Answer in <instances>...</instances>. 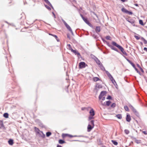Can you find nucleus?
<instances>
[{
    "mask_svg": "<svg viewBox=\"0 0 147 147\" xmlns=\"http://www.w3.org/2000/svg\"><path fill=\"white\" fill-rule=\"evenodd\" d=\"M58 143L60 144H63L66 143L65 140L63 139H60L58 140Z\"/></svg>",
    "mask_w": 147,
    "mask_h": 147,
    "instance_id": "nucleus-21",
    "label": "nucleus"
},
{
    "mask_svg": "<svg viewBox=\"0 0 147 147\" xmlns=\"http://www.w3.org/2000/svg\"><path fill=\"white\" fill-rule=\"evenodd\" d=\"M102 88V86L101 84H99L98 83H96V85L95 86V88H96L97 89H99L100 88Z\"/></svg>",
    "mask_w": 147,
    "mask_h": 147,
    "instance_id": "nucleus-13",
    "label": "nucleus"
},
{
    "mask_svg": "<svg viewBox=\"0 0 147 147\" xmlns=\"http://www.w3.org/2000/svg\"><path fill=\"white\" fill-rule=\"evenodd\" d=\"M134 113V114L136 115V116L138 117L140 119V116L139 115V114L138 111H137L136 109H135V110H134V111H133Z\"/></svg>",
    "mask_w": 147,
    "mask_h": 147,
    "instance_id": "nucleus-18",
    "label": "nucleus"
},
{
    "mask_svg": "<svg viewBox=\"0 0 147 147\" xmlns=\"http://www.w3.org/2000/svg\"><path fill=\"white\" fill-rule=\"evenodd\" d=\"M82 19L86 24L89 21L88 18L86 17H84Z\"/></svg>",
    "mask_w": 147,
    "mask_h": 147,
    "instance_id": "nucleus-38",
    "label": "nucleus"
},
{
    "mask_svg": "<svg viewBox=\"0 0 147 147\" xmlns=\"http://www.w3.org/2000/svg\"><path fill=\"white\" fill-rule=\"evenodd\" d=\"M68 136V134L63 133L62 134V136L63 138H65L67 137Z\"/></svg>",
    "mask_w": 147,
    "mask_h": 147,
    "instance_id": "nucleus-45",
    "label": "nucleus"
},
{
    "mask_svg": "<svg viewBox=\"0 0 147 147\" xmlns=\"http://www.w3.org/2000/svg\"><path fill=\"white\" fill-rule=\"evenodd\" d=\"M88 65L84 62L82 61L79 63V68L82 69L88 66Z\"/></svg>",
    "mask_w": 147,
    "mask_h": 147,
    "instance_id": "nucleus-4",
    "label": "nucleus"
},
{
    "mask_svg": "<svg viewBox=\"0 0 147 147\" xmlns=\"http://www.w3.org/2000/svg\"><path fill=\"white\" fill-rule=\"evenodd\" d=\"M52 13L53 14V16L54 17V18H56V16H55V13H54L53 11H52Z\"/></svg>",
    "mask_w": 147,
    "mask_h": 147,
    "instance_id": "nucleus-59",
    "label": "nucleus"
},
{
    "mask_svg": "<svg viewBox=\"0 0 147 147\" xmlns=\"http://www.w3.org/2000/svg\"><path fill=\"white\" fill-rule=\"evenodd\" d=\"M106 99L110 100H112L113 99V97L110 95H108L106 97Z\"/></svg>",
    "mask_w": 147,
    "mask_h": 147,
    "instance_id": "nucleus-37",
    "label": "nucleus"
},
{
    "mask_svg": "<svg viewBox=\"0 0 147 147\" xmlns=\"http://www.w3.org/2000/svg\"><path fill=\"white\" fill-rule=\"evenodd\" d=\"M139 24L142 26H144L145 24L144 23L143 20L140 19L139 20Z\"/></svg>",
    "mask_w": 147,
    "mask_h": 147,
    "instance_id": "nucleus-32",
    "label": "nucleus"
},
{
    "mask_svg": "<svg viewBox=\"0 0 147 147\" xmlns=\"http://www.w3.org/2000/svg\"><path fill=\"white\" fill-rule=\"evenodd\" d=\"M9 114L7 113H5L3 114V116L5 118H7L9 117Z\"/></svg>",
    "mask_w": 147,
    "mask_h": 147,
    "instance_id": "nucleus-27",
    "label": "nucleus"
},
{
    "mask_svg": "<svg viewBox=\"0 0 147 147\" xmlns=\"http://www.w3.org/2000/svg\"><path fill=\"white\" fill-rule=\"evenodd\" d=\"M121 11L123 13L127 14L128 10L123 7L121 9Z\"/></svg>",
    "mask_w": 147,
    "mask_h": 147,
    "instance_id": "nucleus-22",
    "label": "nucleus"
},
{
    "mask_svg": "<svg viewBox=\"0 0 147 147\" xmlns=\"http://www.w3.org/2000/svg\"><path fill=\"white\" fill-rule=\"evenodd\" d=\"M90 56L91 58L94 60L96 57L95 55H94L92 54H91L90 55Z\"/></svg>",
    "mask_w": 147,
    "mask_h": 147,
    "instance_id": "nucleus-48",
    "label": "nucleus"
},
{
    "mask_svg": "<svg viewBox=\"0 0 147 147\" xmlns=\"http://www.w3.org/2000/svg\"><path fill=\"white\" fill-rule=\"evenodd\" d=\"M94 118V116H92V115H90L88 117V121H90L92 119Z\"/></svg>",
    "mask_w": 147,
    "mask_h": 147,
    "instance_id": "nucleus-49",
    "label": "nucleus"
},
{
    "mask_svg": "<svg viewBox=\"0 0 147 147\" xmlns=\"http://www.w3.org/2000/svg\"><path fill=\"white\" fill-rule=\"evenodd\" d=\"M34 129L36 133V134H38L39 132H40L41 131H40V130L36 127H34Z\"/></svg>",
    "mask_w": 147,
    "mask_h": 147,
    "instance_id": "nucleus-25",
    "label": "nucleus"
},
{
    "mask_svg": "<svg viewBox=\"0 0 147 147\" xmlns=\"http://www.w3.org/2000/svg\"><path fill=\"white\" fill-rule=\"evenodd\" d=\"M111 44L112 45L115 46L120 50L121 51L124 55L126 56H127L128 55L124 51V49L122 46L118 44L114 41H112V42Z\"/></svg>",
    "mask_w": 147,
    "mask_h": 147,
    "instance_id": "nucleus-1",
    "label": "nucleus"
},
{
    "mask_svg": "<svg viewBox=\"0 0 147 147\" xmlns=\"http://www.w3.org/2000/svg\"><path fill=\"white\" fill-rule=\"evenodd\" d=\"M98 66L103 71H105L106 72V70H105V67L103 66L102 63L101 65H99Z\"/></svg>",
    "mask_w": 147,
    "mask_h": 147,
    "instance_id": "nucleus-23",
    "label": "nucleus"
},
{
    "mask_svg": "<svg viewBox=\"0 0 147 147\" xmlns=\"http://www.w3.org/2000/svg\"><path fill=\"white\" fill-rule=\"evenodd\" d=\"M93 80L94 82H96L98 81H100L102 82V80L100 79L98 77H93Z\"/></svg>",
    "mask_w": 147,
    "mask_h": 147,
    "instance_id": "nucleus-17",
    "label": "nucleus"
},
{
    "mask_svg": "<svg viewBox=\"0 0 147 147\" xmlns=\"http://www.w3.org/2000/svg\"><path fill=\"white\" fill-rule=\"evenodd\" d=\"M67 37L69 39V40L70 39V36L69 34L68 33L67 34Z\"/></svg>",
    "mask_w": 147,
    "mask_h": 147,
    "instance_id": "nucleus-63",
    "label": "nucleus"
},
{
    "mask_svg": "<svg viewBox=\"0 0 147 147\" xmlns=\"http://www.w3.org/2000/svg\"><path fill=\"white\" fill-rule=\"evenodd\" d=\"M111 82L113 84V85L115 86L116 88L118 89V86L115 80L114 79Z\"/></svg>",
    "mask_w": 147,
    "mask_h": 147,
    "instance_id": "nucleus-19",
    "label": "nucleus"
},
{
    "mask_svg": "<svg viewBox=\"0 0 147 147\" xmlns=\"http://www.w3.org/2000/svg\"><path fill=\"white\" fill-rule=\"evenodd\" d=\"M106 39L107 40H111V37L109 36H107L105 37Z\"/></svg>",
    "mask_w": 147,
    "mask_h": 147,
    "instance_id": "nucleus-54",
    "label": "nucleus"
},
{
    "mask_svg": "<svg viewBox=\"0 0 147 147\" xmlns=\"http://www.w3.org/2000/svg\"><path fill=\"white\" fill-rule=\"evenodd\" d=\"M67 45L69 49L71 51L73 49L71 47V45L70 44H68Z\"/></svg>",
    "mask_w": 147,
    "mask_h": 147,
    "instance_id": "nucleus-46",
    "label": "nucleus"
},
{
    "mask_svg": "<svg viewBox=\"0 0 147 147\" xmlns=\"http://www.w3.org/2000/svg\"><path fill=\"white\" fill-rule=\"evenodd\" d=\"M124 132L127 135L129 134V131L127 129H125L124 130Z\"/></svg>",
    "mask_w": 147,
    "mask_h": 147,
    "instance_id": "nucleus-47",
    "label": "nucleus"
},
{
    "mask_svg": "<svg viewBox=\"0 0 147 147\" xmlns=\"http://www.w3.org/2000/svg\"><path fill=\"white\" fill-rule=\"evenodd\" d=\"M67 137H68L70 138H71L73 137V136L71 135L68 134Z\"/></svg>",
    "mask_w": 147,
    "mask_h": 147,
    "instance_id": "nucleus-61",
    "label": "nucleus"
},
{
    "mask_svg": "<svg viewBox=\"0 0 147 147\" xmlns=\"http://www.w3.org/2000/svg\"><path fill=\"white\" fill-rule=\"evenodd\" d=\"M134 69L141 76L142 74L140 71L138 70V69L136 67L134 68Z\"/></svg>",
    "mask_w": 147,
    "mask_h": 147,
    "instance_id": "nucleus-40",
    "label": "nucleus"
},
{
    "mask_svg": "<svg viewBox=\"0 0 147 147\" xmlns=\"http://www.w3.org/2000/svg\"><path fill=\"white\" fill-rule=\"evenodd\" d=\"M8 142L9 145L12 146L14 144V140L13 139L10 138L8 140Z\"/></svg>",
    "mask_w": 147,
    "mask_h": 147,
    "instance_id": "nucleus-14",
    "label": "nucleus"
},
{
    "mask_svg": "<svg viewBox=\"0 0 147 147\" xmlns=\"http://www.w3.org/2000/svg\"><path fill=\"white\" fill-rule=\"evenodd\" d=\"M96 32L98 34V33L100 31V26H96L95 28Z\"/></svg>",
    "mask_w": 147,
    "mask_h": 147,
    "instance_id": "nucleus-12",
    "label": "nucleus"
},
{
    "mask_svg": "<svg viewBox=\"0 0 147 147\" xmlns=\"http://www.w3.org/2000/svg\"><path fill=\"white\" fill-rule=\"evenodd\" d=\"M99 89H97L96 88H94V91H95V92H96V94H97L98 92V91L99 90Z\"/></svg>",
    "mask_w": 147,
    "mask_h": 147,
    "instance_id": "nucleus-57",
    "label": "nucleus"
},
{
    "mask_svg": "<svg viewBox=\"0 0 147 147\" xmlns=\"http://www.w3.org/2000/svg\"><path fill=\"white\" fill-rule=\"evenodd\" d=\"M111 141L112 143L115 145H117L118 144V142L115 140H112Z\"/></svg>",
    "mask_w": 147,
    "mask_h": 147,
    "instance_id": "nucleus-36",
    "label": "nucleus"
},
{
    "mask_svg": "<svg viewBox=\"0 0 147 147\" xmlns=\"http://www.w3.org/2000/svg\"><path fill=\"white\" fill-rule=\"evenodd\" d=\"M65 27L66 28H67V29L69 31H71L72 30L71 28V27L70 26L67 24L66 26H65Z\"/></svg>",
    "mask_w": 147,
    "mask_h": 147,
    "instance_id": "nucleus-29",
    "label": "nucleus"
},
{
    "mask_svg": "<svg viewBox=\"0 0 147 147\" xmlns=\"http://www.w3.org/2000/svg\"><path fill=\"white\" fill-rule=\"evenodd\" d=\"M40 133L42 134V135L40 136V137H42L43 138H45V135L44 134L43 132L42 131H40Z\"/></svg>",
    "mask_w": 147,
    "mask_h": 147,
    "instance_id": "nucleus-50",
    "label": "nucleus"
},
{
    "mask_svg": "<svg viewBox=\"0 0 147 147\" xmlns=\"http://www.w3.org/2000/svg\"><path fill=\"white\" fill-rule=\"evenodd\" d=\"M115 117L119 119H121L122 118V115L120 114H119L116 115Z\"/></svg>",
    "mask_w": 147,
    "mask_h": 147,
    "instance_id": "nucleus-26",
    "label": "nucleus"
},
{
    "mask_svg": "<svg viewBox=\"0 0 147 147\" xmlns=\"http://www.w3.org/2000/svg\"><path fill=\"white\" fill-rule=\"evenodd\" d=\"M106 73L107 74L108 76L109 77L111 81H112L113 80H114L113 76L111 75V74L109 73V72L108 71H106Z\"/></svg>",
    "mask_w": 147,
    "mask_h": 147,
    "instance_id": "nucleus-9",
    "label": "nucleus"
},
{
    "mask_svg": "<svg viewBox=\"0 0 147 147\" xmlns=\"http://www.w3.org/2000/svg\"><path fill=\"white\" fill-rule=\"evenodd\" d=\"M116 105L115 103L113 102L110 105V107L112 108H114L116 107Z\"/></svg>",
    "mask_w": 147,
    "mask_h": 147,
    "instance_id": "nucleus-41",
    "label": "nucleus"
},
{
    "mask_svg": "<svg viewBox=\"0 0 147 147\" xmlns=\"http://www.w3.org/2000/svg\"><path fill=\"white\" fill-rule=\"evenodd\" d=\"M141 39L143 41L144 44H147V41L144 38L141 37Z\"/></svg>",
    "mask_w": 147,
    "mask_h": 147,
    "instance_id": "nucleus-28",
    "label": "nucleus"
},
{
    "mask_svg": "<svg viewBox=\"0 0 147 147\" xmlns=\"http://www.w3.org/2000/svg\"><path fill=\"white\" fill-rule=\"evenodd\" d=\"M135 142L137 144H140L141 143V140H138L136 139L135 140Z\"/></svg>",
    "mask_w": 147,
    "mask_h": 147,
    "instance_id": "nucleus-43",
    "label": "nucleus"
},
{
    "mask_svg": "<svg viewBox=\"0 0 147 147\" xmlns=\"http://www.w3.org/2000/svg\"><path fill=\"white\" fill-rule=\"evenodd\" d=\"M122 55L126 59V60L132 65L133 67L134 68L136 67L135 64L132 62L131 60L128 59L127 57L122 54Z\"/></svg>",
    "mask_w": 147,
    "mask_h": 147,
    "instance_id": "nucleus-7",
    "label": "nucleus"
},
{
    "mask_svg": "<svg viewBox=\"0 0 147 147\" xmlns=\"http://www.w3.org/2000/svg\"><path fill=\"white\" fill-rule=\"evenodd\" d=\"M72 141H78L80 142H84V141H80L78 140H74Z\"/></svg>",
    "mask_w": 147,
    "mask_h": 147,
    "instance_id": "nucleus-58",
    "label": "nucleus"
},
{
    "mask_svg": "<svg viewBox=\"0 0 147 147\" xmlns=\"http://www.w3.org/2000/svg\"><path fill=\"white\" fill-rule=\"evenodd\" d=\"M90 27L93 29H94V27L92 24L89 21L86 23Z\"/></svg>",
    "mask_w": 147,
    "mask_h": 147,
    "instance_id": "nucleus-34",
    "label": "nucleus"
},
{
    "mask_svg": "<svg viewBox=\"0 0 147 147\" xmlns=\"http://www.w3.org/2000/svg\"><path fill=\"white\" fill-rule=\"evenodd\" d=\"M100 36L101 37V39L104 43H105L106 42H107V41L105 40L104 38H102L101 35H100Z\"/></svg>",
    "mask_w": 147,
    "mask_h": 147,
    "instance_id": "nucleus-53",
    "label": "nucleus"
},
{
    "mask_svg": "<svg viewBox=\"0 0 147 147\" xmlns=\"http://www.w3.org/2000/svg\"><path fill=\"white\" fill-rule=\"evenodd\" d=\"M89 113L90 115L94 116L95 115V111L93 108H91L89 111Z\"/></svg>",
    "mask_w": 147,
    "mask_h": 147,
    "instance_id": "nucleus-15",
    "label": "nucleus"
},
{
    "mask_svg": "<svg viewBox=\"0 0 147 147\" xmlns=\"http://www.w3.org/2000/svg\"><path fill=\"white\" fill-rule=\"evenodd\" d=\"M143 133L145 135H147V131H142Z\"/></svg>",
    "mask_w": 147,
    "mask_h": 147,
    "instance_id": "nucleus-62",
    "label": "nucleus"
},
{
    "mask_svg": "<svg viewBox=\"0 0 147 147\" xmlns=\"http://www.w3.org/2000/svg\"><path fill=\"white\" fill-rule=\"evenodd\" d=\"M129 107L131 109L132 111H134V110H135V109H136L134 108V107L132 106V105L131 104H130L129 105Z\"/></svg>",
    "mask_w": 147,
    "mask_h": 147,
    "instance_id": "nucleus-42",
    "label": "nucleus"
},
{
    "mask_svg": "<svg viewBox=\"0 0 147 147\" xmlns=\"http://www.w3.org/2000/svg\"><path fill=\"white\" fill-rule=\"evenodd\" d=\"M107 94V92L106 91H101L98 96L99 100H101L102 98V97L106 95Z\"/></svg>",
    "mask_w": 147,
    "mask_h": 147,
    "instance_id": "nucleus-8",
    "label": "nucleus"
},
{
    "mask_svg": "<svg viewBox=\"0 0 147 147\" xmlns=\"http://www.w3.org/2000/svg\"><path fill=\"white\" fill-rule=\"evenodd\" d=\"M127 14L129 15H132L133 14V13L131 11H129L128 10Z\"/></svg>",
    "mask_w": 147,
    "mask_h": 147,
    "instance_id": "nucleus-55",
    "label": "nucleus"
},
{
    "mask_svg": "<svg viewBox=\"0 0 147 147\" xmlns=\"http://www.w3.org/2000/svg\"><path fill=\"white\" fill-rule=\"evenodd\" d=\"M105 43H106L107 45L111 49L115 51H116L119 53L121 55H122V53L120 52L115 47H114V46H113V45L112 46L110 45L108 41H107Z\"/></svg>",
    "mask_w": 147,
    "mask_h": 147,
    "instance_id": "nucleus-3",
    "label": "nucleus"
},
{
    "mask_svg": "<svg viewBox=\"0 0 147 147\" xmlns=\"http://www.w3.org/2000/svg\"><path fill=\"white\" fill-rule=\"evenodd\" d=\"M96 62L98 65V66L102 64L100 62V61L99 59L97 60V61Z\"/></svg>",
    "mask_w": 147,
    "mask_h": 147,
    "instance_id": "nucleus-52",
    "label": "nucleus"
},
{
    "mask_svg": "<svg viewBox=\"0 0 147 147\" xmlns=\"http://www.w3.org/2000/svg\"><path fill=\"white\" fill-rule=\"evenodd\" d=\"M44 5L45 6V7L47 9L49 10L50 11L51 10V8L50 7H49V6L46 5L45 4H44Z\"/></svg>",
    "mask_w": 147,
    "mask_h": 147,
    "instance_id": "nucleus-39",
    "label": "nucleus"
},
{
    "mask_svg": "<svg viewBox=\"0 0 147 147\" xmlns=\"http://www.w3.org/2000/svg\"><path fill=\"white\" fill-rule=\"evenodd\" d=\"M124 109L126 111H129V108L127 105H125L124 106Z\"/></svg>",
    "mask_w": 147,
    "mask_h": 147,
    "instance_id": "nucleus-44",
    "label": "nucleus"
},
{
    "mask_svg": "<svg viewBox=\"0 0 147 147\" xmlns=\"http://www.w3.org/2000/svg\"><path fill=\"white\" fill-rule=\"evenodd\" d=\"M52 134V133L51 131H48L46 133V136L47 137H49Z\"/></svg>",
    "mask_w": 147,
    "mask_h": 147,
    "instance_id": "nucleus-31",
    "label": "nucleus"
},
{
    "mask_svg": "<svg viewBox=\"0 0 147 147\" xmlns=\"http://www.w3.org/2000/svg\"><path fill=\"white\" fill-rule=\"evenodd\" d=\"M92 37L96 39H97V40H99V39H98V37L97 35H95V34H93L92 36Z\"/></svg>",
    "mask_w": 147,
    "mask_h": 147,
    "instance_id": "nucleus-30",
    "label": "nucleus"
},
{
    "mask_svg": "<svg viewBox=\"0 0 147 147\" xmlns=\"http://www.w3.org/2000/svg\"><path fill=\"white\" fill-rule=\"evenodd\" d=\"M138 36L135 35L134 37L136 38L137 40H139L140 39H141V36L138 34H137Z\"/></svg>",
    "mask_w": 147,
    "mask_h": 147,
    "instance_id": "nucleus-33",
    "label": "nucleus"
},
{
    "mask_svg": "<svg viewBox=\"0 0 147 147\" xmlns=\"http://www.w3.org/2000/svg\"><path fill=\"white\" fill-rule=\"evenodd\" d=\"M125 20L127 21L130 23L133 26H136V27H138L137 25H136L134 24L135 21L133 19H130L128 18H126Z\"/></svg>",
    "mask_w": 147,
    "mask_h": 147,
    "instance_id": "nucleus-5",
    "label": "nucleus"
},
{
    "mask_svg": "<svg viewBox=\"0 0 147 147\" xmlns=\"http://www.w3.org/2000/svg\"><path fill=\"white\" fill-rule=\"evenodd\" d=\"M121 1L123 3H124L126 2H127L128 1V0H119Z\"/></svg>",
    "mask_w": 147,
    "mask_h": 147,
    "instance_id": "nucleus-60",
    "label": "nucleus"
},
{
    "mask_svg": "<svg viewBox=\"0 0 147 147\" xmlns=\"http://www.w3.org/2000/svg\"><path fill=\"white\" fill-rule=\"evenodd\" d=\"M144 50L147 52V48L145 47L144 48Z\"/></svg>",
    "mask_w": 147,
    "mask_h": 147,
    "instance_id": "nucleus-64",
    "label": "nucleus"
},
{
    "mask_svg": "<svg viewBox=\"0 0 147 147\" xmlns=\"http://www.w3.org/2000/svg\"><path fill=\"white\" fill-rule=\"evenodd\" d=\"M61 20L62 21V22H63L64 25H65V26H66L68 24L65 22V21L63 19H61Z\"/></svg>",
    "mask_w": 147,
    "mask_h": 147,
    "instance_id": "nucleus-56",
    "label": "nucleus"
},
{
    "mask_svg": "<svg viewBox=\"0 0 147 147\" xmlns=\"http://www.w3.org/2000/svg\"><path fill=\"white\" fill-rule=\"evenodd\" d=\"M71 52L74 53L76 55L78 58L80 57L82 58L80 53L78 52V51L76 50H74L73 49L71 51Z\"/></svg>",
    "mask_w": 147,
    "mask_h": 147,
    "instance_id": "nucleus-6",
    "label": "nucleus"
},
{
    "mask_svg": "<svg viewBox=\"0 0 147 147\" xmlns=\"http://www.w3.org/2000/svg\"><path fill=\"white\" fill-rule=\"evenodd\" d=\"M94 120H91L89 122L87 127V131L90 132L94 128Z\"/></svg>",
    "mask_w": 147,
    "mask_h": 147,
    "instance_id": "nucleus-2",
    "label": "nucleus"
},
{
    "mask_svg": "<svg viewBox=\"0 0 147 147\" xmlns=\"http://www.w3.org/2000/svg\"><path fill=\"white\" fill-rule=\"evenodd\" d=\"M131 118L130 114L127 113L126 117V121L127 122H130L131 120Z\"/></svg>",
    "mask_w": 147,
    "mask_h": 147,
    "instance_id": "nucleus-10",
    "label": "nucleus"
},
{
    "mask_svg": "<svg viewBox=\"0 0 147 147\" xmlns=\"http://www.w3.org/2000/svg\"><path fill=\"white\" fill-rule=\"evenodd\" d=\"M111 103V101L110 100H109L108 101H106V105L107 106H109Z\"/></svg>",
    "mask_w": 147,
    "mask_h": 147,
    "instance_id": "nucleus-35",
    "label": "nucleus"
},
{
    "mask_svg": "<svg viewBox=\"0 0 147 147\" xmlns=\"http://www.w3.org/2000/svg\"><path fill=\"white\" fill-rule=\"evenodd\" d=\"M0 128L2 129H6V128L5 127L3 123V120H0Z\"/></svg>",
    "mask_w": 147,
    "mask_h": 147,
    "instance_id": "nucleus-11",
    "label": "nucleus"
},
{
    "mask_svg": "<svg viewBox=\"0 0 147 147\" xmlns=\"http://www.w3.org/2000/svg\"><path fill=\"white\" fill-rule=\"evenodd\" d=\"M45 2L51 8L53 9V10H54V8L53 7V5L51 3L49 2V1L48 0H47Z\"/></svg>",
    "mask_w": 147,
    "mask_h": 147,
    "instance_id": "nucleus-16",
    "label": "nucleus"
},
{
    "mask_svg": "<svg viewBox=\"0 0 147 147\" xmlns=\"http://www.w3.org/2000/svg\"><path fill=\"white\" fill-rule=\"evenodd\" d=\"M35 121L38 124L41 121L39 119H36L35 120Z\"/></svg>",
    "mask_w": 147,
    "mask_h": 147,
    "instance_id": "nucleus-51",
    "label": "nucleus"
},
{
    "mask_svg": "<svg viewBox=\"0 0 147 147\" xmlns=\"http://www.w3.org/2000/svg\"><path fill=\"white\" fill-rule=\"evenodd\" d=\"M49 35L53 36V37H54L57 42L59 41V40L58 39V36L57 35L51 33H49Z\"/></svg>",
    "mask_w": 147,
    "mask_h": 147,
    "instance_id": "nucleus-20",
    "label": "nucleus"
},
{
    "mask_svg": "<svg viewBox=\"0 0 147 147\" xmlns=\"http://www.w3.org/2000/svg\"><path fill=\"white\" fill-rule=\"evenodd\" d=\"M38 125L40 127H41L42 128H45V129H46V126L43 124L41 121L39 123Z\"/></svg>",
    "mask_w": 147,
    "mask_h": 147,
    "instance_id": "nucleus-24",
    "label": "nucleus"
}]
</instances>
